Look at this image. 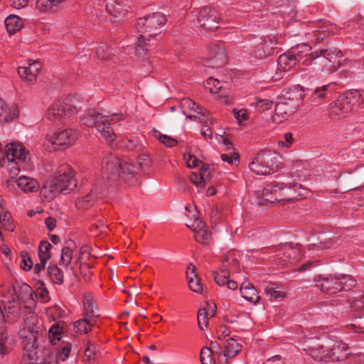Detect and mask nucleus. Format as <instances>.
Masks as SVG:
<instances>
[{"label": "nucleus", "mask_w": 364, "mask_h": 364, "mask_svg": "<svg viewBox=\"0 0 364 364\" xmlns=\"http://www.w3.org/2000/svg\"><path fill=\"white\" fill-rule=\"evenodd\" d=\"M342 58L337 48L321 50L320 55H311L299 63L300 75L309 80L321 73H333L341 66Z\"/></svg>", "instance_id": "obj_1"}, {"label": "nucleus", "mask_w": 364, "mask_h": 364, "mask_svg": "<svg viewBox=\"0 0 364 364\" xmlns=\"http://www.w3.org/2000/svg\"><path fill=\"white\" fill-rule=\"evenodd\" d=\"M43 332V325L38 315L28 311L23 316L20 326L18 336L23 348V358L28 360V364L37 362V341Z\"/></svg>", "instance_id": "obj_2"}, {"label": "nucleus", "mask_w": 364, "mask_h": 364, "mask_svg": "<svg viewBox=\"0 0 364 364\" xmlns=\"http://www.w3.org/2000/svg\"><path fill=\"white\" fill-rule=\"evenodd\" d=\"M304 350L315 360L335 362L343 360L348 355V346L341 341L309 339Z\"/></svg>", "instance_id": "obj_3"}, {"label": "nucleus", "mask_w": 364, "mask_h": 364, "mask_svg": "<svg viewBox=\"0 0 364 364\" xmlns=\"http://www.w3.org/2000/svg\"><path fill=\"white\" fill-rule=\"evenodd\" d=\"M121 117L117 114L105 115L102 113L92 112L85 114L80 119L81 122L88 127H95L102 138L110 146L115 143L117 134L116 133V123Z\"/></svg>", "instance_id": "obj_4"}, {"label": "nucleus", "mask_w": 364, "mask_h": 364, "mask_svg": "<svg viewBox=\"0 0 364 364\" xmlns=\"http://www.w3.org/2000/svg\"><path fill=\"white\" fill-rule=\"evenodd\" d=\"M103 177H122L133 185L136 181V167L127 158H119L112 154L104 158L102 163Z\"/></svg>", "instance_id": "obj_5"}, {"label": "nucleus", "mask_w": 364, "mask_h": 364, "mask_svg": "<svg viewBox=\"0 0 364 364\" xmlns=\"http://www.w3.org/2000/svg\"><path fill=\"white\" fill-rule=\"evenodd\" d=\"M166 23V16L161 13H154L137 19L136 28L139 33V37L136 46V52L147 50L146 41L160 33L161 27Z\"/></svg>", "instance_id": "obj_6"}, {"label": "nucleus", "mask_w": 364, "mask_h": 364, "mask_svg": "<svg viewBox=\"0 0 364 364\" xmlns=\"http://www.w3.org/2000/svg\"><path fill=\"white\" fill-rule=\"evenodd\" d=\"M315 280L320 282L321 291L328 294L348 291L357 284L356 279L348 274L318 275Z\"/></svg>", "instance_id": "obj_7"}, {"label": "nucleus", "mask_w": 364, "mask_h": 364, "mask_svg": "<svg viewBox=\"0 0 364 364\" xmlns=\"http://www.w3.org/2000/svg\"><path fill=\"white\" fill-rule=\"evenodd\" d=\"M76 186L73 170L68 166H63L58 171V175L46 183V187H49L53 193H68L74 190Z\"/></svg>", "instance_id": "obj_8"}, {"label": "nucleus", "mask_w": 364, "mask_h": 364, "mask_svg": "<svg viewBox=\"0 0 364 364\" xmlns=\"http://www.w3.org/2000/svg\"><path fill=\"white\" fill-rule=\"evenodd\" d=\"M277 154L270 150L259 152L249 164L250 169L257 175L267 176L275 171Z\"/></svg>", "instance_id": "obj_9"}, {"label": "nucleus", "mask_w": 364, "mask_h": 364, "mask_svg": "<svg viewBox=\"0 0 364 364\" xmlns=\"http://www.w3.org/2000/svg\"><path fill=\"white\" fill-rule=\"evenodd\" d=\"M77 108L70 103L68 98L58 99L47 109L46 117L53 123L61 122L76 114Z\"/></svg>", "instance_id": "obj_10"}, {"label": "nucleus", "mask_w": 364, "mask_h": 364, "mask_svg": "<svg viewBox=\"0 0 364 364\" xmlns=\"http://www.w3.org/2000/svg\"><path fill=\"white\" fill-rule=\"evenodd\" d=\"M360 97L358 91H349L335 102L332 112L338 118L346 117L349 112L358 109L360 104Z\"/></svg>", "instance_id": "obj_11"}, {"label": "nucleus", "mask_w": 364, "mask_h": 364, "mask_svg": "<svg viewBox=\"0 0 364 364\" xmlns=\"http://www.w3.org/2000/svg\"><path fill=\"white\" fill-rule=\"evenodd\" d=\"M187 218L190 220V223L187 226L191 228L195 233V239L197 242L202 244H207L211 238L210 233L205 229V223L198 218V212L196 207H185Z\"/></svg>", "instance_id": "obj_12"}, {"label": "nucleus", "mask_w": 364, "mask_h": 364, "mask_svg": "<svg viewBox=\"0 0 364 364\" xmlns=\"http://www.w3.org/2000/svg\"><path fill=\"white\" fill-rule=\"evenodd\" d=\"M77 139L75 130L65 129L48 137L46 146L50 151L63 150L73 146Z\"/></svg>", "instance_id": "obj_13"}, {"label": "nucleus", "mask_w": 364, "mask_h": 364, "mask_svg": "<svg viewBox=\"0 0 364 364\" xmlns=\"http://www.w3.org/2000/svg\"><path fill=\"white\" fill-rule=\"evenodd\" d=\"M301 185L296 183H274L267 185L262 191L260 198L264 202L274 203L275 201L283 200V197L279 192L287 188L290 190L294 188L298 190Z\"/></svg>", "instance_id": "obj_14"}, {"label": "nucleus", "mask_w": 364, "mask_h": 364, "mask_svg": "<svg viewBox=\"0 0 364 364\" xmlns=\"http://www.w3.org/2000/svg\"><path fill=\"white\" fill-rule=\"evenodd\" d=\"M227 62V55L224 48L220 44H213L209 47L208 57L204 65L213 68H220Z\"/></svg>", "instance_id": "obj_15"}, {"label": "nucleus", "mask_w": 364, "mask_h": 364, "mask_svg": "<svg viewBox=\"0 0 364 364\" xmlns=\"http://www.w3.org/2000/svg\"><path fill=\"white\" fill-rule=\"evenodd\" d=\"M183 113L190 119H198L200 122L207 121L208 111L197 105L194 101L189 98L183 99L181 102Z\"/></svg>", "instance_id": "obj_16"}, {"label": "nucleus", "mask_w": 364, "mask_h": 364, "mask_svg": "<svg viewBox=\"0 0 364 364\" xmlns=\"http://www.w3.org/2000/svg\"><path fill=\"white\" fill-rule=\"evenodd\" d=\"M299 64L298 59L294 58V53L289 50L284 54L281 55L277 60V70L274 75L272 76L274 80H279L284 77V73L290 70Z\"/></svg>", "instance_id": "obj_17"}, {"label": "nucleus", "mask_w": 364, "mask_h": 364, "mask_svg": "<svg viewBox=\"0 0 364 364\" xmlns=\"http://www.w3.org/2000/svg\"><path fill=\"white\" fill-rule=\"evenodd\" d=\"M6 156L9 161L18 164L25 162L28 158V152L19 143L11 142L5 146Z\"/></svg>", "instance_id": "obj_18"}, {"label": "nucleus", "mask_w": 364, "mask_h": 364, "mask_svg": "<svg viewBox=\"0 0 364 364\" xmlns=\"http://www.w3.org/2000/svg\"><path fill=\"white\" fill-rule=\"evenodd\" d=\"M224 351L219 357V364H228V360L237 355L241 350V345L234 338H228L222 343Z\"/></svg>", "instance_id": "obj_19"}, {"label": "nucleus", "mask_w": 364, "mask_h": 364, "mask_svg": "<svg viewBox=\"0 0 364 364\" xmlns=\"http://www.w3.org/2000/svg\"><path fill=\"white\" fill-rule=\"evenodd\" d=\"M41 63L38 60L28 63V65L19 67L18 73L20 77L29 83H33L36 80V77L41 70Z\"/></svg>", "instance_id": "obj_20"}, {"label": "nucleus", "mask_w": 364, "mask_h": 364, "mask_svg": "<svg viewBox=\"0 0 364 364\" xmlns=\"http://www.w3.org/2000/svg\"><path fill=\"white\" fill-rule=\"evenodd\" d=\"M274 120L287 119L296 111V105L294 100H284L278 102L275 106Z\"/></svg>", "instance_id": "obj_21"}, {"label": "nucleus", "mask_w": 364, "mask_h": 364, "mask_svg": "<svg viewBox=\"0 0 364 364\" xmlns=\"http://www.w3.org/2000/svg\"><path fill=\"white\" fill-rule=\"evenodd\" d=\"M52 245L48 241H42L38 247V257L40 263L36 264L33 267L35 274H39L46 267V265L50 258V250Z\"/></svg>", "instance_id": "obj_22"}, {"label": "nucleus", "mask_w": 364, "mask_h": 364, "mask_svg": "<svg viewBox=\"0 0 364 364\" xmlns=\"http://www.w3.org/2000/svg\"><path fill=\"white\" fill-rule=\"evenodd\" d=\"M2 301L4 304L7 318L11 321H14L18 318L21 311L18 302L13 296H11V299L9 296H4Z\"/></svg>", "instance_id": "obj_23"}, {"label": "nucleus", "mask_w": 364, "mask_h": 364, "mask_svg": "<svg viewBox=\"0 0 364 364\" xmlns=\"http://www.w3.org/2000/svg\"><path fill=\"white\" fill-rule=\"evenodd\" d=\"M105 3L107 11L116 18L124 16L127 11L124 0H105Z\"/></svg>", "instance_id": "obj_24"}, {"label": "nucleus", "mask_w": 364, "mask_h": 364, "mask_svg": "<svg viewBox=\"0 0 364 364\" xmlns=\"http://www.w3.org/2000/svg\"><path fill=\"white\" fill-rule=\"evenodd\" d=\"M17 297L24 303L26 309H31L36 305L35 294L31 287L26 284L21 286Z\"/></svg>", "instance_id": "obj_25"}, {"label": "nucleus", "mask_w": 364, "mask_h": 364, "mask_svg": "<svg viewBox=\"0 0 364 364\" xmlns=\"http://www.w3.org/2000/svg\"><path fill=\"white\" fill-rule=\"evenodd\" d=\"M18 113L16 107H9L0 98V122L8 123L17 118Z\"/></svg>", "instance_id": "obj_26"}, {"label": "nucleus", "mask_w": 364, "mask_h": 364, "mask_svg": "<svg viewBox=\"0 0 364 364\" xmlns=\"http://www.w3.org/2000/svg\"><path fill=\"white\" fill-rule=\"evenodd\" d=\"M83 316L90 318V319L95 320L96 318L100 316L97 306L93 300V298L90 294H86L83 298Z\"/></svg>", "instance_id": "obj_27"}, {"label": "nucleus", "mask_w": 364, "mask_h": 364, "mask_svg": "<svg viewBox=\"0 0 364 364\" xmlns=\"http://www.w3.org/2000/svg\"><path fill=\"white\" fill-rule=\"evenodd\" d=\"M18 187L23 192H36L39 188V183L33 178L21 176L16 181Z\"/></svg>", "instance_id": "obj_28"}, {"label": "nucleus", "mask_w": 364, "mask_h": 364, "mask_svg": "<svg viewBox=\"0 0 364 364\" xmlns=\"http://www.w3.org/2000/svg\"><path fill=\"white\" fill-rule=\"evenodd\" d=\"M186 277L188 282L189 288L191 291L196 293H202L203 288L200 284V279L196 274V267L191 264L186 270Z\"/></svg>", "instance_id": "obj_29"}, {"label": "nucleus", "mask_w": 364, "mask_h": 364, "mask_svg": "<svg viewBox=\"0 0 364 364\" xmlns=\"http://www.w3.org/2000/svg\"><path fill=\"white\" fill-rule=\"evenodd\" d=\"M241 296L247 301L253 304L259 301L260 297L257 289L249 282H243L240 287Z\"/></svg>", "instance_id": "obj_30"}, {"label": "nucleus", "mask_w": 364, "mask_h": 364, "mask_svg": "<svg viewBox=\"0 0 364 364\" xmlns=\"http://www.w3.org/2000/svg\"><path fill=\"white\" fill-rule=\"evenodd\" d=\"M5 316L0 306V356L7 353L9 349V342L7 332L4 328Z\"/></svg>", "instance_id": "obj_31"}, {"label": "nucleus", "mask_w": 364, "mask_h": 364, "mask_svg": "<svg viewBox=\"0 0 364 364\" xmlns=\"http://www.w3.org/2000/svg\"><path fill=\"white\" fill-rule=\"evenodd\" d=\"M311 48L307 43H304L296 46L295 48H291L289 51L294 53V58L298 59V63H300L306 58L311 55H319L316 53H311Z\"/></svg>", "instance_id": "obj_32"}, {"label": "nucleus", "mask_w": 364, "mask_h": 364, "mask_svg": "<svg viewBox=\"0 0 364 364\" xmlns=\"http://www.w3.org/2000/svg\"><path fill=\"white\" fill-rule=\"evenodd\" d=\"M118 141L122 147L129 151H137L143 147L141 141L136 136H126L119 139Z\"/></svg>", "instance_id": "obj_33"}, {"label": "nucleus", "mask_w": 364, "mask_h": 364, "mask_svg": "<svg viewBox=\"0 0 364 364\" xmlns=\"http://www.w3.org/2000/svg\"><path fill=\"white\" fill-rule=\"evenodd\" d=\"M65 0H37L36 2V9L39 13L46 14L54 10L58 4Z\"/></svg>", "instance_id": "obj_34"}, {"label": "nucleus", "mask_w": 364, "mask_h": 364, "mask_svg": "<svg viewBox=\"0 0 364 364\" xmlns=\"http://www.w3.org/2000/svg\"><path fill=\"white\" fill-rule=\"evenodd\" d=\"M95 325V320L90 319V318H85L83 316L74 323L73 328L75 331L80 334H85L90 332L92 327Z\"/></svg>", "instance_id": "obj_35"}, {"label": "nucleus", "mask_w": 364, "mask_h": 364, "mask_svg": "<svg viewBox=\"0 0 364 364\" xmlns=\"http://www.w3.org/2000/svg\"><path fill=\"white\" fill-rule=\"evenodd\" d=\"M5 25L7 31L10 34L18 31L23 26V20L18 16L10 15L5 19Z\"/></svg>", "instance_id": "obj_36"}, {"label": "nucleus", "mask_w": 364, "mask_h": 364, "mask_svg": "<svg viewBox=\"0 0 364 364\" xmlns=\"http://www.w3.org/2000/svg\"><path fill=\"white\" fill-rule=\"evenodd\" d=\"M265 293L269 300L272 301H281L286 297V292L281 288L273 285L265 288Z\"/></svg>", "instance_id": "obj_37"}, {"label": "nucleus", "mask_w": 364, "mask_h": 364, "mask_svg": "<svg viewBox=\"0 0 364 364\" xmlns=\"http://www.w3.org/2000/svg\"><path fill=\"white\" fill-rule=\"evenodd\" d=\"M11 215L7 213L4 207V202L0 196V223L4 228L8 231H13L14 228L10 222Z\"/></svg>", "instance_id": "obj_38"}, {"label": "nucleus", "mask_w": 364, "mask_h": 364, "mask_svg": "<svg viewBox=\"0 0 364 364\" xmlns=\"http://www.w3.org/2000/svg\"><path fill=\"white\" fill-rule=\"evenodd\" d=\"M206 10L200 11L198 21L201 26H203L209 30H213L218 27V22L213 18V15H210L205 18V14Z\"/></svg>", "instance_id": "obj_39"}, {"label": "nucleus", "mask_w": 364, "mask_h": 364, "mask_svg": "<svg viewBox=\"0 0 364 364\" xmlns=\"http://www.w3.org/2000/svg\"><path fill=\"white\" fill-rule=\"evenodd\" d=\"M48 274L54 284H62L63 283V272L56 265H49L48 267Z\"/></svg>", "instance_id": "obj_40"}, {"label": "nucleus", "mask_w": 364, "mask_h": 364, "mask_svg": "<svg viewBox=\"0 0 364 364\" xmlns=\"http://www.w3.org/2000/svg\"><path fill=\"white\" fill-rule=\"evenodd\" d=\"M229 269L227 264H223L220 269L219 272H216L214 275L215 282L219 286H224L226 284L227 279L229 277Z\"/></svg>", "instance_id": "obj_41"}, {"label": "nucleus", "mask_w": 364, "mask_h": 364, "mask_svg": "<svg viewBox=\"0 0 364 364\" xmlns=\"http://www.w3.org/2000/svg\"><path fill=\"white\" fill-rule=\"evenodd\" d=\"M208 169V166H203L200 168V172L199 173L193 172L190 176V179L196 184L197 187L203 188L205 186V177L206 175V171Z\"/></svg>", "instance_id": "obj_42"}, {"label": "nucleus", "mask_w": 364, "mask_h": 364, "mask_svg": "<svg viewBox=\"0 0 364 364\" xmlns=\"http://www.w3.org/2000/svg\"><path fill=\"white\" fill-rule=\"evenodd\" d=\"M62 333V328L58 324H53L49 328L48 331V337L50 342L55 345L56 343L60 341V335Z\"/></svg>", "instance_id": "obj_43"}, {"label": "nucleus", "mask_w": 364, "mask_h": 364, "mask_svg": "<svg viewBox=\"0 0 364 364\" xmlns=\"http://www.w3.org/2000/svg\"><path fill=\"white\" fill-rule=\"evenodd\" d=\"M348 328L355 333H364V315L355 317L353 322L348 325Z\"/></svg>", "instance_id": "obj_44"}, {"label": "nucleus", "mask_w": 364, "mask_h": 364, "mask_svg": "<svg viewBox=\"0 0 364 364\" xmlns=\"http://www.w3.org/2000/svg\"><path fill=\"white\" fill-rule=\"evenodd\" d=\"M96 195L95 191L92 190L86 196L79 198L77 201V205L79 208H87L92 205L95 200V196Z\"/></svg>", "instance_id": "obj_45"}, {"label": "nucleus", "mask_w": 364, "mask_h": 364, "mask_svg": "<svg viewBox=\"0 0 364 364\" xmlns=\"http://www.w3.org/2000/svg\"><path fill=\"white\" fill-rule=\"evenodd\" d=\"M205 87L212 93H218L221 91L223 85L218 80L214 77H209L205 83Z\"/></svg>", "instance_id": "obj_46"}, {"label": "nucleus", "mask_w": 364, "mask_h": 364, "mask_svg": "<svg viewBox=\"0 0 364 364\" xmlns=\"http://www.w3.org/2000/svg\"><path fill=\"white\" fill-rule=\"evenodd\" d=\"M153 132L154 136L166 146L172 147L177 144V141L175 139L168 135L162 134L157 130H154Z\"/></svg>", "instance_id": "obj_47"}, {"label": "nucleus", "mask_w": 364, "mask_h": 364, "mask_svg": "<svg viewBox=\"0 0 364 364\" xmlns=\"http://www.w3.org/2000/svg\"><path fill=\"white\" fill-rule=\"evenodd\" d=\"M73 259V251L68 247L62 249L60 264L68 267Z\"/></svg>", "instance_id": "obj_48"}, {"label": "nucleus", "mask_w": 364, "mask_h": 364, "mask_svg": "<svg viewBox=\"0 0 364 364\" xmlns=\"http://www.w3.org/2000/svg\"><path fill=\"white\" fill-rule=\"evenodd\" d=\"M200 361L202 364H214L213 355L210 348L203 347L201 349Z\"/></svg>", "instance_id": "obj_49"}, {"label": "nucleus", "mask_w": 364, "mask_h": 364, "mask_svg": "<svg viewBox=\"0 0 364 364\" xmlns=\"http://www.w3.org/2000/svg\"><path fill=\"white\" fill-rule=\"evenodd\" d=\"M208 312L205 309H200L198 312V324L201 331L207 327L208 323Z\"/></svg>", "instance_id": "obj_50"}, {"label": "nucleus", "mask_w": 364, "mask_h": 364, "mask_svg": "<svg viewBox=\"0 0 364 364\" xmlns=\"http://www.w3.org/2000/svg\"><path fill=\"white\" fill-rule=\"evenodd\" d=\"M328 87V85H326L316 88L311 95L313 100L318 102L321 100L323 99L326 95Z\"/></svg>", "instance_id": "obj_51"}, {"label": "nucleus", "mask_w": 364, "mask_h": 364, "mask_svg": "<svg viewBox=\"0 0 364 364\" xmlns=\"http://www.w3.org/2000/svg\"><path fill=\"white\" fill-rule=\"evenodd\" d=\"M272 101L268 99L259 100L255 103V107L259 112L269 109L272 106Z\"/></svg>", "instance_id": "obj_52"}, {"label": "nucleus", "mask_w": 364, "mask_h": 364, "mask_svg": "<svg viewBox=\"0 0 364 364\" xmlns=\"http://www.w3.org/2000/svg\"><path fill=\"white\" fill-rule=\"evenodd\" d=\"M21 257L22 259L21 266L22 269H24L25 271H28L31 269L33 267V262L31 257H29L28 254L26 252H21Z\"/></svg>", "instance_id": "obj_53"}, {"label": "nucleus", "mask_w": 364, "mask_h": 364, "mask_svg": "<svg viewBox=\"0 0 364 364\" xmlns=\"http://www.w3.org/2000/svg\"><path fill=\"white\" fill-rule=\"evenodd\" d=\"M70 353V346L69 343L64 344L58 353V358L62 361H65L69 356Z\"/></svg>", "instance_id": "obj_54"}, {"label": "nucleus", "mask_w": 364, "mask_h": 364, "mask_svg": "<svg viewBox=\"0 0 364 364\" xmlns=\"http://www.w3.org/2000/svg\"><path fill=\"white\" fill-rule=\"evenodd\" d=\"M233 114L235 119L238 121L239 123H242V122L247 120L249 118L248 112L245 109H234Z\"/></svg>", "instance_id": "obj_55"}, {"label": "nucleus", "mask_w": 364, "mask_h": 364, "mask_svg": "<svg viewBox=\"0 0 364 364\" xmlns=\"http://www.w3.org/2000/svg\"><path fill=\"white\" fill-rule=\"evenodd\" d=\"M110 55H112V53L108 51L107 47L105 44L100 46L96 51L97 57L102 60L109 58Z\"/></svg>", "instance_id": "obj_56"}, {"label": "nucleus", "mask_w": 364, "mask_h": 364, "mask_svg": "<svg viewBox=\"0 0 364 364\" xmlns=\"http://www.w3.org/2000/svg\"><path fill=\"white\" fill-rule=\"evenodd\" d=\"M221 159L224 162H227L228 164L233 165L238 162L239 156L237 154L233 153L232 155L228 154H223L221 155Z\"/></svg>", "instance_id": "obj_57"}, {"label": "nucleus", "mask_w": 364, "mask_h": 364, "mask_svg": "<svg viewBox=\"0 0 364 364\" xmlns=\"http://www.w3.org/2000/svg\"><path fill=\"white\" fill-rule=\"evenodd\" d=\"M184 160L186 161L187 166L190 168H196L198 166L199 161L195 156L191 155L190 154H184Z\"/></svg>", "instance_id": "obj_58"}, {"label": "nucleus", "mask_w": 364, "mask_h": 364, "mask_svg": "<svg viewBox=\"0 0 364 364\" xmlns=\"http://www.w3.org/2000/svg\"><path fill=\"white\" fill-rule=\"evenodd\" d=\"M294 139L291 133H287L284 135V141H279L278 144L283 147H289L293 144Z\"/></svg>", "instance_id": "obj_59"}, {"label": "nucleus", "mask_w": 364, "mask_h": 364, "mask_svg": "<svg viewBox=\"0 0 364 364\" xmlns=\"http://www.w3.org/2000/svg\"><path fill=\"white\" fill-rule=\"evenodd\" d=\"M352 308L354 310H364V295L353 301Z\"/></svg>", "instance_id": "obj_60"}, {"label": "nucleus", "mask_w": 364, "mask_h": 364, "mask_svg": "<svg viewBox=\"0 0 364 364\" xmlns=\"http://www.w3.org/2000/svg\"><path fill=\"white\" fill-rule=\"evenodd\" d=\"M218 337L219 340L220 341V343L224 342L223 340L225 338L226 336H228L230 334V330L224 326H220L219 329L218 330Z\"/></svg>", "instance_id": "obj_61"}, {"label": "nucleus", "mask_w": 364, "mask_h": 364, "mask_svg": "<svg viewBox=\"0 0 364 364\" xmlns=\"http://www.w3.org/2000/svg\"><path fill=\"white\" fill-rule=\"evenodd\" d=\"M11 6L15 9H22L27 6L29 0H10Z\"/></svg>", "instance_id": "obj_62"}, {"label": "nucleus", "mask_w": 364, "mask_h": 364, "mask_svg": "<svg viewBox=\"0 0 364 364\" xmlns=\"http://www.w3.org/2000/svg\"><path fill=\"white\" fill-rule=\"evenodd\" d=\"M96 349V346L94 344L88 343L86 350H85V355L90 360L93 358L95 355V350Z\"/></svg>", "instance_id": "obj_63"}, {"label": "nucleus", "mask_w": 364, "mask_h": 364, "mask_svg": "<svg viewBox=\"0 0 364 364\" xmlns=\"http://www.w3.org/2000/svg\"><path fill=\"white\" fill-rule=\"evenodd\" d=\"M265 364H284V360L279 355H274L268 359Z\"/></svg>", "instance_id": "obj_64"}]
</instances>
